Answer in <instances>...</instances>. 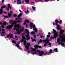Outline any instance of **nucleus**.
Wrapping results in <instances>:
<instances>
[{"mask_svg":"<svg viewBox=\"0 0 65 65\" xmlns=\"http://www.w3.org/2000/svg\"><path fill=\"white\" fill-rule=\"evenodd\" d=\"M25 33L26 34V37L24 36V33H22V39L20 41V42H23L24 45H26L27 44V41L25 40H26L27 41H28L30 39V36H29L30 32L28 31V29H26L25 30ZM24 40H25L24 41Z\"/></svg>","mask_w":65,"mask_h":65,"instance_id":"1","label":"nucleus"},{"mask_svg":"<svg viewBox=\"0 0 65 65\" xmlns=\"http://www.w3.org/2000/svg\"><path fill=\"white\" fill-rule=\"evenodd\" d=\"M17 23H22L23 22L22 21H20L18 20L16 22H15V21H14V22L11 25H9L7 26L6 27L7 29H11L12 28V27H13V24H17Z\"/></svg>","mask_w":65,"mask_h":65,"instance_id":"2","label":"nucleus"},{"mask_svg":"<svg viewBox=\"0 0 65 65\" xmlns=\"http://www.w3.org/2000/svg\"><path fill=\"white\" fill-rule=\"evenodd\" d=\"M53 34L54 35L53 37H52V39H54V38H56L57 37H58V32L56 31V30H54V29H53Z\"/></svg>","mask_w":65,"mask_h":65,"instance_id":"3","label":"nucleus"},{"mask_svg":"<svg viewBox=\"0 0 65 65\" xmlns=\"http://www.w3.org/2000/svg\"><path fill=\"white\" fill-rule=\"evenodd\" d=\"M64 31L63 30H61L60 31V34H59V37H60L61 39H64L65 40V38H63V37H62V36L61 35H62L63 36H65V35H63V33H64Z\"/></svg>","mask_w":65,"mask_h":65,"instance_id":"4","label":"nucleus"},{"mask_svg":"<svg viewBox=\"0 0 65 65\" xmlns=\"http://www.w3.org/2000/svg\"><path fill=\"white\" fill-rule=\"evenodd\" d=\"M55 23H54L53 22V26H55V25H56V26L57 25L58 23H59L60 24H61L62 22V20H60V21H58V20H55Z\"/></svg>","mask_w":65,"mask_h":65,"instance_id":"5","label":"nucleus"},{"mask_svg":"<svg viewBox=\"0 0 65 65\" xmlns=\"http://www.w3.org/2000/svg\"><path fill=\"white\" fill-rule=\"evenodd\" d=\"M16 28H20V29H22V26H20V25H19V24H17V25L14 26V30H15L16 29Z\"/></svg>","mask_w":65,"mask_h":65,"instance_id":"6","label":"nucleus"},{"mask_svg":"<svg viewBox=\"0 0 65 65\" xmlns=\"http://www.w3.org/2000/svg\"><path fill=\"white\" fill-rule=\"evenodd\" d=\"M30 46V43H28L27 44V45L25 46V47L27 50H29L30 49V47L29 46Z\"/></svg>","mask_w":65,"mask_h":65,"instance_id":"7","label":"nucleus"},{"mask_svg":"<svg viewBox=\"0 0 65 65\" xmlns=\"http://www.w3.org/2000/svg\"><path fill=\"white\" fill-rule=\"evenodd\" d=\"M30 29H32L33 27V28L34 29H35V28H36L35 27V25H33V23H31L30 24Z\"/></svg>","mask_w":65,"mask_h":65,"instance_id":"8","label":"nucleus"},{"mask_svg":"<svg viewBox=\"0 0 65 65\" xmlns=\"http://www.w3.org/2000/svg\"><path fill=\"white\" fill-rule=\"evenodd\" d=\"M7 37L8 38L10 37V38H12V37H13V35L12 34H9L7 35Z\"/></svg>","mask_w":65,"mask_h":65,"instance_id":"9","label":"nucleus"},{"mask_svg":"<svg viewBox=\"0 0 65 65\" xmlns=\"http://www.w3.org/2000/svg\"><path fill=\"white\" fill-rule=\"evenodd\" d=\"M8 16H9L8 17V16H5L4 15H3V17L5 18H10V17H11V14H10L9 12H8Z\"/></svg>","mask_w":65,"mask_h":65,"instance_id":"10","label":"nucleus"},{"mask_svg":"<svg viewBox=\"0 0 65 65\" xmlns=\"http://www.w3.org/2000/svg\"><path fill=\"white\" fill-rule=\"evenodd\" d=\"M42 41L43 42H45L46 43V44H48L49 43V40H43Z\"/></svg>","mask_w":65,"mask_h":65,"instance_id":"11","label":"nucleus"},{"mask_svg":"<svg viewBox=\"0 0 65 65\" xmlns=\"http://www.w3.org/2000/svg\"><path fill=\"white\" fill-rule=\"evenodd\" d=\"M3 8H4V6H2L1 7V9H0V14H2L3 13V9H2Z\"/></svg>","mask_w":65,"mask_h":65,"instance_id":"12","label":"nucleus"},{"mask_svg":"<svg viewBox=\"0 0 65 65\" xmlns=\"http://www.w3.org/2000/svg\"><path fill=\"white\" fill-rule=\"evenodd\" d=\"M57 26V28L58 30H59L61 29V28L60 27V25H59L58 24Z\"/></svg>","mask_w":65,"mask_h":65,"instance_id":"13","label":"nucleus"},{"mask_svg":"<svg viewBox=\"0 0 65 65\" xmlns=\"http://www.w3.org/2000/svg\"><path fill=\"white\" fill-rule=\"evenodd\" d=\"M43 51H41V53H39V56H42L43 55Z\"/></svg>","mask_w":65,"mask_h":65,"instance_id":"14","label":"nucleus"},{"mask_svg":"<svg viewBox=\"0 0 65 65\" xmlns=\"http://www.w3.org/2000/svg\"><path fill=\"white\" fill-rule=\"evenodd\" d=\"M21 4V1L20 0H18L17 1V4Z\"/></svg>","mask_w":65,"mask_h":65,"instance_id":"15","label":"nucleus"},{"mask_svg":"<svg viewBox=\"0 0 65 65\" xmlns=\"http://www.w3.org/2000/svg\"><path fill=\"white\" fill-rule=\"evenodd\" d=\"M34 30L35 32H37V28H34L33 29Z\"/></svg>","mask_w":65,"mask_h":65,"instance_id":"16","label":"nucleus"},{"mask_svg":"<svg viewBox=\"0 0 65 65\" xmlns=\"http://www.w3.org/2000/svg\"><path fill=\"white\" fill-rule=\"evenodd\" d=\"M25 22H26V23H29V22H30V21H29V20H25Z\"/></svg>","mask_w":65,"mask_h":65,"instance_id":"17","label":"nucleus"},{"mask_svg":"<svg viewBox=\"0 0 65 65\" xmlns=\"http://www.w3.org/2000/svg\"><path fill=\"white\" fill-rule=\"evenodd\" d=\"M22 15V13H20L17 16L18 18H20V17H21V15Z\"/></svg>","mask_w":65,"mask_h":65,"instance_id":"18","label":"nucleus"},{"mask_svg":"<svg viewBox=\"0 0 65 65\" xmlns=\"http://www.w3.org/2000/svg\"><path fill=\"white\" fill-rule=\"evenodd\" d=\"M19 28H18L16 29V31L17 32L20 31V29H19Z\"/></svg>","mask_w":65,"mask_h":65,"instance_id":"19","label":"nucleus"},{"mask_svg":"<svg viewBox=\"0 0 65 65\" xmlns=\"http://www.w3.org/2000/svg\"><path fill=\"white\" fill-rule=\"evenodd\" d=\"M60 41H61V39H60L58 38L57 39V42H59Z\"/></svg>","mask_w":65,"mask_h":65,"instance_id":"20","label":"nucleus"},{"mask_svg":"<svg viewBox=\"0 0 65 65\" xmlns=\"http://www.w3.org/2000/svg\"><path fill=\"white\" fill-rule=\"evenodd\" d=\"M12 42L13 43H14V44H15V43H17V42L14 41V40H13L12 41Z\"/></svg>","mask_w":65,"mask_h":65,"instance_id":"21","label":"nucleus"},{"mask_svg":"<svg viewBox=\"0 0 65 65\" xmlns=\"http://www.w3.org/2000/svg\"><path fill=\"white\" fill-rule=\"evenodd\" d=\"M53 50H54V51H56V52H58V48H55Z\"/></svg>","mask_w":65,"mask_h":65,"instance_id":"22","label":"nucleus"},{"mask_svg":"<svg viewBox=\"0 0 65 65\" xmlns=\"http://www.w3.org/2000/svg\"><path fill=\"white\" fill-rule=\"evenodd\" d=\"M30 34H32V35H33V34H35V32L34 31H32L31 32Z\"/></svg>","mask_w":65,"mask_h":65,"instance_id":"23","label":"nucleus"},{"mask_svg":"<svg viewBox=\"0 0 65 65\" xmlns=\"http://www.w3.org/2000/svg\"><path fill=\"white\" fill-rule=\"evenodd\" d=\"M34 47H35L36 49H38V47H37V45H36L34 46Z\"/></svg>","mask_w":65,"mask_h":65,"instance_id":"24","label":"nucleus"},{"mask_svg":"<svg viewBox=\"0 0 65 65\" xmlns=\"http://www.w3.org/2000/svg\"><path fill=\"white\" fill-rule=\"evenodd\" d=\"M31 41L32 42H33L34 41H35L36 42V40H35V38H34V39L32 40Z\"/></svg>","mask_w":65,"mask_h":65,"instance_id":"25","label":"nucleus"},{"mask_svg":"<svg viewBox=\"0 0 65 65\" xmlns=\"http://www.w3.org/2000/svg\"><path fill=\"white\" fill-rule=\"evenodd\" d=\"M22 20V19H21V18H16L15 19V21H17V20Z\"/></svg>","mask_w":65,"mask_h":65,"instance_id":"26","label":"nucleus"},{"mask_svg":"<svg viewBox=\"0 0 65 65\" xmlns=\"http://www.w3.org/2000/svg\"><path fill=\"white\" fill-rule=\"evenodd\" d=\"M1 36L3 37V36H5V34H3L1 33Z\"/></svg>","mask_w":65,"mask_h":65,"instance_id":"27","label":"nucleus"},{"mask_svg":"<svg viewBox=\"0 0 65 65\" xmlns=\"http://www.w3.org/2000/svg\"><path fill=\"white\" fill-rule=\"evenodd\" d=\"M61 45H62V46L63 47L64 45H65V44L63 43H61Z\"/></svg>","mask_w":65,"mask_h":65,"instance_id":"28","label":"nucleus"},{"mask_svg":"<svg viewBox=\"0 0 65 65\" xmlns=\"http://www.w3.org/2000/svg\"><path fill=\"white\" fill-rule=\"evenodd\" d=\"M32 9L33 10H34L36 8V7H34L33 6H32Z\"/></svg>","mask_w":65,"mask_h":65,"instance_id":"29","label":"nucleus"},{"mask_svg":"<svg viewBox=\"0 0 65 65\" xmlns=\"http://www.w3.org/2000/svg\"><path fill=\"white\" fill-rule=\"evenodd\" d=\"M16 45L17 46V47H20V45H19L18 44H17Z\"/></svg>","mask_w":65,"mask_h":65,"instance_id":"30","label":"nucleus"},{"mask_svg":"<svg viewBox=\"0 0 65 65\" xmlns=\"http://www.w3.org/2000/svg\"><path fill=\"white\" fill-rule=\"evenodd\" d=\"M37 47H38L39 48H41V46L39 45H37Z\"/></svg>","mask_w":65,"mask_h":65,"instance_id":"31","label":"nucleus"},{"mask_svg":"<svg viewBox=\"0 0 65 65\" xmlns=\"http://www.w3.org/2000/svg\"><path fill=\"white\" fill-rule=\"evenodd\" d=\"M52 50L50 49V52H49V53L51 54V53H52Z\"/></svg>","mask_w":65,"mask_h":65,"instance_id":"32","label":"nucleus"},{"mask_svg":"<svg viewBox=\"0 0 65 65\" xmlns=\"http://www.w3.org/2000/svg\"><path fill=\"white\" fill-rule=\"evenodd\" d=\"M17 16V14H14L13 15V17H16Z\"/></svg>","mask_w":65,"mask_h":65,"instance_id":"33","label":"nucleus"},{"mask_svg":"<svg viewBox=\"0 0 65 65\" xmlns=\"http://www.w3.org/2000/svg\"><path fill=\"white\" fill-rule=\"evenodd\" d=\"M25 2L26 3H29V0H27L25 1Z\"/></svg>","mask_w":65,"mask_h":65,"instance_id":"34","label":"nucleus"},{"mask_svg":"<svg viewBox=\"0 0 65 65\" xmlns=\"http://www.w3.org/2000/svg\"><path fill=\"white\" fill-rule=\"evenodd\" d=\"M25 12V13H29V10H27L26 12Z\"/></svg>","mask_w":65,"mask_h":65,"instance_id":"35","label":"nucleus"},{"mask_svg":"<svg viewBox=\"0 0 65 65\" xmlns=\"http://www.w3.org/2000/svg\"><path fill=\"white\" fill-rule=\"evenodd\" d=\"M1 27L2 28H4V25H1Z\"/></svg>","mask_w":65,"mask_h":65,"instance_id":"36","label":"nucleus"},{"mask_svg":"<svg viewBox=\"0 0 65 65\" xmlns=\"http://www.w3.org/2000/svg\"><path fill=\"white\" fill-rule=\"evenodd\" d=\"M3 24L4 25H6V22H4Z\"/></svg>","mask_w":65,"mask_h":65,"instance_id":"37","label":"nucleus"},{"mask_svg":"<svg viewBox=\"0 0 65 65\" xmlns=\"http://www.w3.org/2000/svg\"><path fill=\"white\" fill-rule=\"evenodd\" d=\"M39 42L40 43H42V39H40Z\"/></svg>","mask_w":65,"mask_h":65,"instance_id":"38","label":"nucleus"},{"mask_svg":"<svg viewBox=\"0 0 65 65\" xmlns=\"http://www.w3.org/2000/svg\"><path fill=\"white\" fill-rule=\"evenodd\" d=\"M34 38H36V35H34Z\"/></svg>","mask_w":65,"mask_h":65,"instance_id":"39","label":"nucleus"},{"mask_svg":"<svg viewBox=\"0 0 65 65\" xmlns=\"http://www.w3.org/2000/svg\"><path fill=\"white\" fill-rule=\"evenodd\" d=\"M20 32H23V31H24V29H20Z\"/></svg>","mask_w":65,"mask_h":65,"instance_id":"40","label":"nucleus"},{"mask_svg":"<svg viewBox=\"0 0 65 65\" xmlns=\"http://www.w3.org/2000/svg\"><path fill=\"white\" fill-rule=\"evenodd\" d=\"M47 37H50V35H47Z\"/></svg>","mask_w":65,"mask_h":65,"instance_id":"41","label":"nucleus"},{"mask_svg":"<svg viewBox=\"0 0 65 65\" xmlns=\"http://www.w3.org/2000/svg\"><path fill=\"white\" fill-rule=\"evenodd\" d=\"M59 42V43H58V45H60V44H61V43H62L61 42Z\"/></svg>","mask_w":65,"mask_h":65,"instance_id":"42","label":"nucleus"},{"mask_svg":"<svg viewBox=\"0 0 65 65\" xmlns=\"http://www.w3.org/2000/svg\"><path fill=\"white\" fill-rule=\"evenodd\" d=\"M36 49L35 48H33V50H32L33 51H36Z\"/></svg>","mask_w":65,"mask_h":65,"instance_id":"43","label":"nucleus"},{"mask_svg":"<svg viewBox=\"0 0 65 65\" xmlns=\"http://www.w3.org/2000/svg\"><path fill=\"white\" fill-rule=\"evenodd\" d=\"M37 52H38V53L39 54L40 53V51L38 50H37Z\"/></svg>","mask_w":65,"mask_h":65,"instance_id":"44","label":"nucleus"},{"mask_svg":"<svg viewBox=\"0 0 65 65\" xmlns=\"http://www.w3.org/2000/svg\"><path fill=\"white\" fill-rule=\"evenodd\" d=\"M4 12L5 13V14H7V12L5 11H4Z\"/></svg>","mask_w":65,"mask_h":65,"instance_id":"45","label":"nucleus"},{"mask_svg":"<svg viewBox=\"0 0 65 65\" xmlns=\"http://www.w3.org/2000/svg\"><path fill=\"white\" fill-rule=\"evenodd\" d=\"M2 30L3 31H5V29H2Z\"/></svg>","mask_w":65,"mask_h":65,"instance_id":"46","label":"nucleus"},{"mask_svg":"<svg viewBox=\"0 0 65 65\" xmlns=\"http://www.w3.org/2000/svg\"><path fill=\"white\" fill-rule=\"evenodd\" d=\"M37 54V52H34L33 53V54Z\"/></svg>","mask_w":65,"mask_h":65,"instance_id":"47","label":"nucleus"},{"mask_svg":"<svg viewBox=\"0 0 65 65\" xmlns=\"http://www.w3.org/2000/svg\"><path fill=\"white\" fill-rule=\"evenodd\" d=\"M2 33H5V32L2 31Z\"/></svg>","mask_w":65,"mask_h":65,"instance_id":"48","label":"nucleus"},{"mask_svg":"<svg viewBox=\"0 0 65 65\" xmlns=\"http://www.w3.org/2000/svg\"><path fill=\"white\" fill-rule=\"evenodd\" d=\"M25 26H26V28L28 27V25H27V24H26L25 25Z\"/></svg>","mask_w":65,"mask_h":65,"instance_id":"49","label":"nucleus"},{"mask_svg":"<svg viewBox=\"0 0 65 65\" xmlns=\"http://www.w3.org/2000/svg\"><path fill=\"white\" fill-rule=\"evenodd\" d=\"M18 32V34H19V35H20V34H21V33L20 32V31H19Z\"/></svg>","mask_w":65,"mask_h":65,"instance_id":"50","label":"nucleus"},{"mask_svg":"<svg viewBox=\"0 0 65 65\" xmlns=\"http://www.w3.org/2000/svg\"><path fill=\"white\" fill-rule=\"evenodd\" d=\"M9 10V8L8 7V8H7V11H8V10Z\"/></svg>","mask_w":65,"mask_h":65,"instance_id":"51","label":"nucleus"},{"mask_svg":"<svg viewBox=\"0 0 65 65\" xmlns=\"http://www.w3.org/2000/svg\"><path fill=\"white\" fill-rule=\"evenodd\" d=\"M19 11H20V12H21V13H22V10H19Z\"/></svg>","mask_w":65,"mask_h":65,"instance_id":"52","label":"nucleus"},{"mask_svg":"<svg viewBox=\"0 0 65 65\" xmlns=\"http://www.w3.org/2000/svg\"><path fill=\"white\" fill-rule=\"evenodd\" d=\"M17 43L18 44H20V41H19V42H18V43Z\"/></svg>","mask_w":65,"mask_h":65,"instance_id":"53","label":"nucleus"},{"mask_svg":"<svg viewBox=\"0 0 65 65\" xmlns=\"http://www.w3.org/2000/svg\"><path fill=\"white\" fill-rule=\"evenodd\" d=\"M8 8H10V9H11V7L10 6H9V7H8Z\"/></svg>","mask_w":65,"mask_h":65,"instance_id":"54","label":"nucleus"},{"mask_svg":"<svg viewBox=\"0 0 65 65\" xmlns=\"http://www.w3.org/2000/svg\"><path fill=\"white\" fill-rule=\"evenodd\" d=\"M4 2V0H2V3H3Z\"/></svg>","mask_w":65,"mask_h":65,"instance_id":"55","label":"nucleus"},{"mask_svg":"<svg viewBox=\"0 0 65 65\" xmlns=\"http://www.w3.org/2000/svg\"><path fill=\"white\" fill-rule=\"evenodd\" d=\"M10 4H8V7H9V6H10Z\"/></svg>","mask_w":65,"mask_h":65,"instance_id":"56","label":"nucleus"},{"mask_svg":"<svg viewBox=\"0 0 65 65\" xmlns=\"http://www.w3.org/2000/svg\"><path fill=\"white\" fill-rule=\"evenodd\" d=\"M45 54H47V52L45 51Z\"/></svg>","mask_w":65,"mask_h":65,"instance_id":"57","label":"nucleus"},{"mask_svg":"<svg viewBox=\"0 0 65 65\" xmlns=\"http://www.w3.org/2000/svg\"><path fill=\"white\" fill-rule=\"evenodd\" d=\"M26 22H25L23 24V25H26Z\"/></svg>","mask_w":65,"mask_h":65,"instance_id":"58","label":"nucleus"},{"mask_svg":"<svg viewBox=\"0 0 65 65\" xmlns=\"http://www.w3.org/2000/svg\"><path fill=\"white\" fill-rule=\"evenodd\" d=\"M6 5H5L4 6V8H6Z\"/></svg>","mask_w":65,"mask_h":65,"instance_id":"59","label":"nucleus"},{"mask_svg":"<svg viewBox=\"0 0 65 65\" xmlns=\"http://www.w3.org/2000/svg\"><path fill=\"white\" fill-rule=\"evenodd\" d=\"M10 13H12V12L11 11H10Z\"/></svg>","mask_w":65,"mask_h":65,"instance_id":"60","label":"nucleus"},{"mask_svg":"<svg viewBox=\"0 0 65 65\" xmlns=\"http://www.w3.org/2000/svg\"><path fill=\"white\" fill-rule=\"evenodd\" d=\"M51 33H50V32H48V34H49V35H50V34H51Z\"/></svg>","mask_w":65,"mask_h":65,"instance_id":"61","label":"nucleus"},{"mask_svg":"<svg viewBox=\"0 0 65 65\" xmlns=\"http://www.w3.org/2000/svg\"><path fill=\"white\" fill-rule=\"evenodd\" d=\"M48 44H49V45H51V44H51V43H48Z\"/></svg>","mask_w":65,"mask_h":65,"instance_id":"62","label":"nucleus"},{"mask_svg":"<svg viewBox=\"0 0 65 65\" xmlns=\"http://www.w3.org/2000/svg\"><path fill=\"white\" fill-rule=\"evenodd\" d=\"M40 43L39 42H38V43L37 44H38V45L39 44V43Z\"/></svg>","mask_w":65,"mask_h":65,"instance_id":"63","label":"nucleus"},{"mask_svg":"<svg viewBox=\"0 0 65 65\" xmlns=\"http://www.w3.org/2000/svg\"><path fill=\"white\" fill-rule=\"evenodd\" d=\"M44 46H46V44H44Z\"/></svg>","mask_w":65,"mask_h":65,"instance_id":"64","label":"nucleus"}]
</instances>
